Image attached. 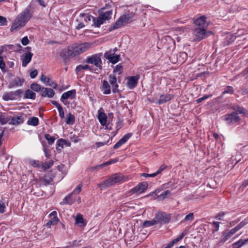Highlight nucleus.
<instances>
[{
    "mask_svg": "<svg viewBox=\"0 0 248 248\" xmlns=\"http://www.w3.org/2000/svg\"><path fill=\"white\" fill-rule=\"evenodd\" d=\"M224 120L229 124H233L238 122L240 118L236 112H233L231 114H226L224 116Z\"/></svg>",
    "mask_w": 248,
    "mask_h": 248,
    "instance_id": "9",
    "label": "nucleus"
},
{
    "mask_svg": "<svg viewBox=\"0 0 248 248\" xmlns=\"http://www.w3.org/2000/svg\"><path fill=\"white\" fill-rule=\"evenodd\" d=\"M65 142V140L60 139L58 140L56 143V149L59 153L62 151V149L63 148L64 143Z\"/></svg>",
    "mask_w": 248,
    "mask_h": 248,
    "instance_id": "31",
    "label": "nucleus"
},
{
    "mask_svg": "<svg viewBox=\"0 0 248 248\" xmlns=\"http://www.w3.org/2000/svg\"><path fill=\"white\" fill-rule=\"evenodd\" d=\"M41 81L44 83H49L50 81V78H47L45 75L42 74L40 78Z\"/></svg>",
    "mask_w": 248,
    "mask_h": 248,
    "instance_id": "51",
    "label": "nucleus"
},
{
    "mask_svg": "<svg viewBox=\"0 0 248 248\" xmlns=\"http://www.w3.org/2000/svg\"><path fill=\"white\" fill-rule=\"evenodd\" d=\"M30 163L34 167L37 168H40L41 167L40 162L38 160H31Z\"/></svg>",
    "mask_w": 248,
    "mask_h": 248,
    "instance_id": "45",
    "label": "nucleus"
},
{
    "mask_svg": "<svg viewBox=\"0 0 248 248\" xmlns=\"http://www.w3.org/2000/svg\"><path fill=\"white\" fill-rule=\"evenodd\" d=\"M156 224V222L155 218L152 220H146L143 223V226L144 227H148L149 226H153Z\"/></svg>",
    "mask_w": 248,
    "mask_h": 248,
    "instance_id": "40",
    "label": "nucleus"
},
{
    "mask_svg": "<svg viewBox=\"0 0 248 248\" xmlns=\"http://www.w3.org/2000/svg\"><path fill=\"white\" fill-rule=\"evenodd\" d=\"M30 42L27 36L24 37L21 40L22 44L24 46L27 45Z\"/></svg>",
    "mask_w": 248,
    "mask_h": 248,
    "instance_id": "55",
    "label": "nucleus"
},
{
    "mask_svg": "<svg viewBox=\"0 0 248 248\" xmlns=\"http://www.w3.org/2000/svg\"><path fill=\"white\" fill-rule=\"evenodd\" d=\"M170 193V191L169 190H167L164 191L162 194L158 196V198L159 200H163L164 199L166 196Z\"/></svg>",
    "mask_w": 248,
    "mask_h": 248,
    "instance_id": "49",
    "label": "nucleus"
},
{
    "mask_svg": "<svg viewBox=\"0 0 248 248\" xmlns=\"http://www.w3.org/2000/svg\"><path fill=\"white\" fill-rule=\"evenodd\" d=\"M193 33L195 36L194 40L196 41H200L209 36L212 34V32L211 31H206V29L194 27L193 29Z\"/></svg>",
    "mask_w": 248,
    "mask_h": 248,
    "instance_id": "5",
    "label": "nucleus"
},
{
    "mask_svg": "<svg viewBox=\"0 0 248 248\" xmlns=\"http://www.w3.org/2000/svg\"><path fill=\"white\" fill-rule=\"evenodd\" d=\"M5 205L3 203H0V213H3L4 212Z\"/></svg>",
    "mask_w": 248,
    "mask_h": 248,
    "instance_id": "63",
    "label": "nucleus"
},
{
    "mask_svg": "<svg viewBox=\"0 0 248 248\" xmlns=\"http://www.w3.org/2000/svg\"><path fill=\"white\" fill-rule=\"evenodd\" d=\"M106 7H103L98 11L99 16L93 18V25L96 27H99L101 25L104 24L106 21L111 18L112 15V10L105 11Z\"/></svg>",
    "mask_w": 248,
    "mask_h": 248,
    "instance_id": "3",
    "label": "nucleus"
},
{
    "mask_svg": "<svg viewBox=\"0 0 248 248\" xmlns=\"http://www.w3.org/2000/svg\"><path fill=\"white\" fill-rule=\"evenodd\" d=\"M131 18V17L129 15H124L122 16L118 20L121 23H122V26H124L127 24Z\"/></svg>",
    "mask_w": 248,
    "mask_h": 248,
    "instance_id": "29",
    "label": "nucleus"
},
{
    "mask_svg": "<svg viewBox=\"0 0 248 248\" xmlns=\"http://www.w3.org/2000/svg\"><path fill=\"white\" fill-rule=\"evenodd\" d=\"M98 119L101 124L103 126H105L107 124V115L106 114L103 112V108H101L98 110Z\"/></svg>",
    "mask_w": 248,
    "mask_h": 248,
    "instance_id": "20",
    "label": "nucleus"
},
{
    "mask_svg": "<svg viewBox=\"0 0 248 248\" xmlns=\"http://www.w3.org/2000/svg\"><path fill=\"white\" fill-rule=\"evenodd\" d=\"M122 23H121L119 20L114 23L113 26H111L108 29L109 31H111L113 30L117 29L122 27Z\"/></svg>",
    "mask_w": 248,
    "mask_h": 248,
    "instance_id": "39",
    "label": "nucleus"
},
{
    "mask_svg": "<svg viewBox=\"0 0 248 248\" xmlns=\"http://www.w3.org/2000/svg\"><path fill=\"white\" fill-rule=\"evenodd\" d=\"M38 124V118L35 117H32L30 118L27 122V124L30 125L37 126Z\"/></svg>",
    "mask_w": 248,
    "mask_h": 248,
    "instance_id": "34",
    "label": "nucleus"
},
{
    "mask_svg": "<svg viewBox=\"0 0 248 248\" xmlns=\"http://www.w3.org/2000/svg\"><path fill=\"white\" fill-rule=\"evenodd\" d=\"M139 78L140 76L139 75L129 77L127 82L128 87L130 89H133L135 88L138 84Z\"/></svg>",
    "mask_w": 248,
    "mask_h": 248,
    "instance_id": "15",
    "label": "nucleus"
},
{
    "mask_svg": "<svg viewBox=\"0 0 248 248\" xmlns=\"http://www.w3.org/2000/svg\"><path fill=\"white\" fill-rule=\"evenodd\" d=\"M90 46L91 45L89 43L81 44L78 46L73 45L68 47L67 49H63L61 52L60 56L64 59H67L85 52Z\"/></svg>",
    "mask_w": 248,
    "mask_h": 248,
    "instance_id": "1",
    "label": "nucleus"
},
{
    "mask_svg": "<svg viewBox=\"0 0 248 248\" xmlns=\"http://www.w3.org/2000/svg\"><path fill=\"white\" fill-rule=\"evenodd\" d=\"M170 215L162 212H158L155 214V219L157 223L164 224L168 223L170 220Z\"/></svg>",
    "mask_w": 248,
    "mask_h": 248,
    "instance_id": "8",
    "label": "nucleus"
},
{
    "mask_svg": "<svg viewBox=\"0 0 248 248\" xmlns=\"http://www.w3.org/2000/svg\"><path fill=\"white\" fill-rule=\"evenodd\" d=\"M31 16L32 14L30 8H26L23 11L17 15L11 28V31L15 32L19 30L25 26Z\"/></svg>",
    "mask_w": 248,
    "mask_h": 248,
    "instance_id": "2",
    "label": "nucleus"
},
{
    "mask_svg": "<svg viewBox=\"0 0 248 248\" xmlns=\"http://www.w3.org/2000/svg\"><path fill=\"white\" fill-rule=\"evenodd\" d=\"M248 74V67L245 68L243 72L241 73V74L244 76L247 75Z\"/></svg>",
    "mask_w": 248,
    "mask_h": 248,
    "instance_id": "64",
    "label": "nucleus"
},
{
    "mask_svg": "<svg viewBox=\"0 0 248 248\" xmlns=\"http://www.w3.org/2000/svg\"><path fill=\"white\" fill-rule=\"evenodd\" d=\"M51 103L57 108L60 118L63 119L64 118V112L62 107L56 101H51Z\"/></svg>",
    "mask_w": 248,
    "mask_h": 248,
    "instance_id": "22",
    "label": "nucleus"
},
{
    "mask_svg": "<svg viewBox=\"0 0 248 248\" xmlns=\"http://www.w3.org/2000/svg\"><path fill=\"white\" fill-rule=\"evenodd\" d=\"M116 81L117 78L113 74H110L109 75V82L112 86V92L114 93L119 92V90L118 89L119 85L116 83Z\"/></svg>",
    "mask_w": 248,
    "mask_h": 248,
    "instance_id": "17",
    "label": "nucleus"
},
{
    "mask_svg": "<svg viewBox=\"0 0 248 248\" xmlns=\"http://www.w3.org/2000/svg\"><path fill=\"white\" fill-rule=\"evenodd\" d=\"M173 95L171 94H162L160 96L159 100L156 102V104L161 105L173 98Z\"/></svg>",
    "mask_w": 248,
    "mask_h": 248,
    "instance_id": "18",
    "label": "nucleus"
},
{
    "mask_svg": "<svg viewBox=\"0 0 248 248\" xmlns=\"http://www.w3.org/2000/svg\"><path fill=\"white\" fill-rule=\"evenodd\" d=\"M49 216L51 217V218L56 219L57 220H59V219L57 217V214L56 211H53L50 214Z\"/></svg>",
    "mask_w": 248,
    "mask_h": 248,
    "instance_id": "56",
    "label": "nucleus"
},
{
    "mask_svg": "<svg viewBox=\"0 0 248 248\" xmlns=\"http://www.w3.org/2000/svg\"><path fill=\"white\" fill-rule=\"evenodd\" d=\"M131 133H127L123 136L114 145V149H117L121 147L123 144H124L131 137Z\"/></svg>",
    "mask_w": 248,
    "mask_h": 248,
    "instance_id": "19",
    "label": "nucleus"
},
{
    "mask_svg": "<svg viewBox=\"0 0 248 248\" xmlns=\"http://www.w3.org/2000/svg\"><path fill=\"white\" fill-rule=\"evenodd\" d=\"M82 70H92V68L90 66L87 64L85 65H79L77 66L76 68V71L77 73L78 74V72L81 71Z\"/></svg>",
    "mask_w": 248,
    "mask_h": 248,
    "instance_id": "33",
    "label": "nucleus"
},
{
    "mask_svg": "<svg viewBox=\"0 0 248 248\" xmlns=\"http://www.w3.org/2000/svg\"><path fill=\"white\" fill-rule=\"evenodd\" d=\"M248 223V221H247L246 220H244L241 221L236 227H235L234 229L236 231V232H237L240 229L242 228L244 226H245Z\"/></svg>",
    "mask_w": 248,
    "mask_h": 248,
    "instance_id": "42",
    "label": "nucleus"
},
{
    "mask_svg": "<svg viewBox=\"0 0 248 248\" xmlns=\"http://www.w3.org/2000/svg\"><path fill=\"white\" fill-rule=\"evenodd\" d=\"M38 72L37 70H34L30 73V77L32 78H35L37 75Z\"/></svg>",
    "mask_w": 248,
    "mask_h": 248,
    "instance_id": "59",
    "label": "nucleus"
},
{
    "mask_svg": "<svg viewBox=\"0 0 248 248\" xmlns=\"http://www.w3.org/2000/svg\"><path fill=\"white\" fill-rule=\"evenodd\" d=\"M234 90L232 86H227L225 90L222 92L221 96L225 93L233 94Z\"/></svg>",
    "mask_w": 248,
    "mask_h": 248,
    "instance_id": "43",
    "label": "nucleus"
},
{
    "mask_svg": "<svg viewBox=\"0 0 248 248\" xmlns=\"http://www.w3.org/2000/svg\"><path fill=\"white\" fill-rule=\"evenodd\" d=\"M75 122V117L74 115L69 113L67 114L66 119L65 120V123L70 125H72L74 124Z\"/></svg>",
    "mask_w": 248,
    "mask_h": 248,
    "instance_id": "32",
    "label": "nucleus"
},
{
    "mask_svg": "<svg viewBox=\"0 0 248 248\" xmlns=\"http://www.w3.org/2000/svg\"><path fill=\"white\" fill-rule=\"evenodd\" d=\"M102 91L103 93L106 94H109L111 93L110 86L106 80L103 81Z\"/></svg>",
    "mask_w": 248,
    "mask_h": 248,
    "instance_id": "25",
    "label": "nucleus"
},
{
    "mask_svg": "<svg viewBox=\"0 0 248 248\" xmlns=\"http://www.w3.org/2000/svg\"><path fill=\"white\" fill-rule=\"evenodd\" d=\"M123 66L121 64H118L116 66L115 68L114 69L113 72V73H118L119 75L122 74L123 71Z\"/></svg>",
    "mask_w": 248,
    "mask_h": 248,
    "instance_id": "44",
    "label": "nucleus"
},
{
    "mask_svg": "<svg viewBox=\"0 0 248 248\" xmlns=\"http://www.w3.org/2000/svg\"><path fill=\"white\" fill-rule=\"evenodd\" d=\"M76 223L77 224H82V225H80V226H84L85 224L84 222V219L83 218V217L81 214H78L77 216L75 218Z\"/></svg>",
    "mask_w": 248,
    "mask_h": 248,
    "instance_id": "38",
    "label": "nucleus"
},
{
    "mask_svg": "<svg viewBox=\"0 0 248 248\" xmlns=\"http://www.w3.org/2000/svg\"><path fill=\"white\" fill-rule=\"evenodd\" d=\"M118 161V158H115L114 159H111L108 161H107L103 164H102L100 165H98V166H97L96 167H95L94 168V169H99V168H102L104 166H107V165H110L112 163H114L115 162H116Z\"/></svg>",
    "mask_w": 248,
    "mask_h": 248,
    "instance_id": "35",
    "label": "nucleus"
},
{
    "mask_svg": "<svg viewBox=\"0 0 248 248\" xmlns=\"http://www.w3.org/2000/svg\"><path fill=\"white\" fill-rule=\"evenodd\" d=\"M167 166L164 164H162L158 169V170L156 171V172L153 173V175L157 176L158 174H160L162 171H163L166 168Z\"/></svg>",
    "mask_w": 248,
    "mask_h": 248,
    "instance_id": "47",
    "label": "nucleus"
},
{
    "mask_svg": "<svg viewBox=\"0 0 248 248\" xmlns=\"http://www.w3.org/2000/svg\"><path fill=\"white\" fill-rule=\"evenodd\" d=\"M194 219V215L193 213H190L186 215L184 220V221H191Z\"/></svg>",
    "mask_w": 248,
    "mask_h": 248,
    "instance_id": "48",
    "label": "nucleus"
},
{
    "mask_svg": "<svg viewBox=\"0 0 248 248\" xmlns=\"http://www.w3.org/2000/svg\"><path fill=\"white\" fill-rule=\"evenodd\" d=\"M9 119L8 118H5L3 116H0V123L1 124H6L9 121Z\"/></svg>",
    "mask_w": 248,
    "mask_h": 248,
    "instance_id": "52",
    "label": "nucleus"
},
{
    "mask_svg": "<svg viewBox=\"0 0 248 248\" xmlns=\"http://www.w3.org/2000/svg\"><path fill=\"white\" fill-rule=\"evenodd\" d=\"M206 17L204 16H202L194 20V24L195 28L206 29L208 26V24L205 21Z\"/></svg>",
    "mask_w": 248,
    "mask_h": 248,
    "instance_id": "11",
    "label": "nucleus"
},
{
    "mask_svg": "<svg viewBox=\"0 0 248 248\" xmlns=\"http://www.w3.org/2000/svg\"><path fill=\"white\" fill-rule=\"evenodd\" d=\"M153 175V173H152V174H148V173H141V176L145 177H154L156 176V175Z\"/></svg>",
    "mask_w": 248,
    "mask_h": 248,
    "instance_id": "62",
    "label": "nucleus"
},
{
    "mask_svg": "<svg viewBox=\"0 0 248 248\" xmlns=\"http://www.w3.org/2000/svg\"><path fill=\"white\" fill-rule=\"evenodd\" d=\"M236 111L238 112L240 114H245L246 113V109L241 107H238L237 108Z\"/></svg>",
    "mask_w": 248,
    "mask_h": 248,
    "instance_id": "57",
    "label": "nucleus"
},
{
    "mask_svg": "<svg viewBox=\"0 0 248 248\" xmlns=\"http://www.w3.org/2000/svg\"><path fill=\"white\" fill-rule=\"evenodd\" d=\"M59 220L56 219L51 218V219L46 224V226L48 228H50L51 225H56L59 222Z\"/></svg>",
    "mask_w": 248,
    "mask_h": 248,
    "instance_id": "46",
    "label": "nucleus"
},
{
    "mask_svg": "<svg viewBox=\"0 0 248 248\" xmlns=\"http://www.w3.org/2000/svg\"><path fill=\"white\" fill-rule=\"evenodd\" d=\"M44 137H45V138L47 140L48 143L49 145H52V144L54 143V142L55 141V138H54L53 137L51 136L48 134H45L44 135Z\"/></svg>",
    "mask_w": 248,
    "mask_h": 248,
    "instance_id": "41",
    "label": "nucleus"
},
{
    "mask_svg": "<svg viewBox=\"0 0 248 248\" xmlns=\"http://www.w3.org/2000/svg\"><path fill=\"white\" fill-rule=\"evenodd\" d=\"M23 93L21 89H18L14 92H6L3 94L2 99L5 101L20 99Z\"/></svg>",
    "mask_w": 248,
    "mask_h": 248,
    "instance_id": "7",
    "label": "nucleus"
},
{
    "mask_svg": "<svg viewBox=\"0 0 248 248\" xmlns=\"http://www.w3.org/2000/svg\"><path fill=\"white\" fill-rule=\"evenodd\" d=\"M248 243V238L246 239H240L232 244L233 248H240L242 246L246 245Z\"/></svg>",
    "mask_w": 248,
    "mask_h": 248,
    "instance_id": "28",
    "label": "nucleus"
},
{
    "mask_svg": "<svg viewBox=\"0 0 248 248\" xmlns=\"http://www.w3.org/2000/svg\"><path fill=\"white\" fill-rule=\"evenodd\" d=\"M81 186H82L81 184L78 185L77 186V188L74 190V191L72 193H79L81 190Z\"/></svg>",
    "mask_w": 248,
    "mask_h": 248,
    "instance_id": "60",
    "label": "nucleus"
},
{
    "mask_svg": "<svg viewBox=\"0 0 248 248\" xmlns=\"http://www.w3.org/2000/svg\"><path fill=\"white\" fill-rule=\"evenodd\" d=\"M123 179V176L122 174L116 173L112 175L110 178L99 184V186L105 188L122 181Z\"/></svg>",
    "mask_w": 248,
    "mask_h": 248,
    "instance_id": "4",
    "label": "nucleus"
},
{
    "mask_svg": "<svg viewBox=\"0 0 248 248\" xmlns=\"http://www.w3.org/2000/svg\"><path fill=\"white\" fill-rule=\"evenodd\" d=\"M24 81V78L16 77L9 83L8 88L9 89H12L22 86Z\"/></svg>",
    "mask_w": 248,
    "mask_h": 248,
    "instance_id": "13",
    "label": "nucleus"
},
{
    "mask_svg": "<svg viewBox=\"0 0 248 248\" xmlns=\"http://www.w3.org/2000/svg\"><path fill=\"white\" fill-rule=\"evenodd\" d=\"M185 234L186 233L183 232L178 237L174 239L173 241L169 243L165 248H171L174 244L182 239Z\"/></svg>",
    "mask_w": 248,
    "mask_h": 248,
    "instance_id": "30",
    "label": "nucleus"
},
{
    "mask_svg": "<svg viewBox=\"0 0 248 248\" xmlns=\"http://www.w3.org/2000/svg\"><path fill=\"white\" fill-rule=\"evenodd\" d=\"M5 68V63L3 61V58L1 56H0V68L3 70Z\"/></svg>",
    "mask_w": 248,
    "mask_h": 248,
    "instance_id": "54",
    "label": "nucleus"
},
{
    "mask_svg": "<svg viewBox=\"0 0 248 248\" xmlns=\"http://www.w3.org/2000/svg\"><path fill=\"white\" fill-rule=\"evenodd\" d=\"M24 120L22 116L13 117L11 118L9 124L12 125H18L23 123Z\"/></svg>",
    "mask_w": 248,
    "mask_h": 248,
    "instance_id": "23",
    "label": "nucleus"
},
{
    "mask_svg": "<svg viewBox=\"0 0 248 248\" xmlns=\"http://www.w3.org/2000/svg\"><path fill=\"white\" fill-rule=\"evenodd\" d=\"M236 232L234 228L228 232L224 233L222 238H221V242H225L229 238H230L232 235Z\"/></svg>",
    "mask_w": 248,
    "mask_h": 248,
    "instance_id": "24",
    "label": "nucleus"
},
{
    "mask_svg": "<svg viewBox=\"0 0 248 248\" xmlns=\"http://www.w3.org/2000/svg\"><path fill=\"white\" fill-rule=\"evenodd\" d=\"M224 215H225V213L224 212L219 213L218 214H217V215L215 218L217 220H221V217H222L224 216Z\"/></svg>",
    "mask_w": 248,
    "mask_h": 248,
    "instance_id": "61",
    "label": "nucleus"
},
{
    "mask_svg": "<svg viewBox=\"0 0 248 248\" xmlns=\"http://www.w3.org/2000/svg\"><path fill=\"white\" fill-rule=\"evenodd\" d=\"M43 87L36 83H33L31 85V88L33 91L40 93Z\"/></svg>",
    "mask_w": 248,
    "mask_h": 248,
    "instance_id": "37",
    "label": "nucleus"
},
{
    "mask_svg": "<svg viewBox=\"0 0 248 248\" xmlns=\"http://www.w3.org/2000/svg\"><path fill=\"white\" fill-rule=\"evenodd\" d=\"M54 164V161L50 160L49 161L45 162L42 165V167L44 170H46L50 168Z\"/></svg>",
    "mask_w": 248,
    "mask_h": 248,
    "instance_id": "36",
    "label": "nucleus"
},
{
    "mask_svg": "<svg viewBox=\"0 0 248 248\" xmlns=\"http://www.w3.org/2000/svg\"><path fill=\"white\" fill-rule=\"evenodd\" d=\"M76 91L75 90H72L64 93L61 96V101L66 104L65 100L68 98L74 99L76 97Z\"/></svg>",
    "mask_w": 248,
    "mask_h": 248,
    "instance_id": "14",
    "label": "nucleus"
},
{
    "mask_svg": "<svg viewBox=\"0 0 248 248\" xmlns=\"http://www.w3.org/2000/svg\"><path fill=\"white\" fill-rule=\"evenodd\" d=\"M104 57L113 64L117 63L120 60V55H115L111 53V49L106 51Z\"/></svg>",
    "mask_w": 248,
    "mask_h": 248,
    "instance_id": "10",
    "label": "nucleus"
},
{
    "mask_svg": "<svg viewBox=\"0 0 248 248\" xmlns=\"http://www.w3.org/2000/svg\"><path fill=\"white\" fill-rule=\"evenodd\" d=\"M220 222L214 221L212 223V226L213 228V232H217L218 230L219 227Z\"/></svg>",
    "mask_w": 248,
    "mask_h": 248,
    "instance_id": "50",
    "label": "nucleus"
},
{
    "mask_svg": "<svg viewBox=\"0 0 248 248\" xmlns=\"http://www.w3.org/2000/svg\"><path fill=\"white\" fill-rule=\"evenodd\" d=\"M47 83L49 86H51V87L55 89H56L58 87L57 84L55 82L52 81L51 79L49 83Z\"/></svg>",
    "mask_w": 248,
    "mask_h": 248,
    "instance_id": "58",
    "label": "nucleus"
},
{
    "mask_svg": "<svg viewBox=\"0 0 248 248\" xmlns=\"http://www.w3.org/2000/svg\"><path fill=\"white\" fill-rule=\"evenodd\" d=\"M39 93L43 97L52 98L55 95V92L51 88L43 87Z\"/></svg>",
    "mask_w": 248,
    "mask_h": 248,
    "instance_id": "16",
    "label": "nucleus"
},
{
    "mask_svg": "<svg viewBox=\"0 0 248 248\" xmlns=\"http://www.w3.org/2000/svg\"><path fill=\"white\" fill-rule=\"evenodd\" d=\"M7 21L5 17L0 16V25L5 26L7 25Z\"/></svg>",
    "mask_w": 248,
    "mask_h": 248,
    "instance_id": "53",
    "label": "nucleus"
},
{
    "mask_svg": "<svg viewBox=\"0 0 248 248\" xmlns=\"http://www.w3.org/2000/svg\"><path fill=\"white\" fill-rule=\"evenodd\" d=\"M102 56V53L93 55L88 57L86 60V62L87 63L94 64L96 67L98 68L100 70H101L102 69V62L101 59Z\"/></svg>",
    "mask_w": 248,
    "mask_h": 248,
    "instance_id": "6",
    "label": "nucleus"
},
{
    "mask_svg": "<svg viewBox=\"0 0 248 248\" xmlns=\"http://www.w3.org/2000/svg\"><path fill=\"white\" fill-rule=\"evenodd\" d=\"M33 54L30 52H28L25 55L23 59H22V66L26 67L27 64L31 61Z\"/></svg>",
    "mask_w": 248,
    "mask_h": 248,
    "instance_id": "21",
    "label": "nucleus"
},
{
    "mask_svg": "<svg viewBox=\"0 0 248 248\" xmlns=\"http://www.w3.org/2000/svg\"><path fill=\"white\" fill-rule=\"evenodd\" d=\"M24 98L26 99H31L34 100L36 98V94L31 90L28 89L25 91Z\"/></svg>",
    "mask_w": 248,
    "mask_h": 248,
    "instance_id": "27",
    "label": "nucleus"
},
{
    "mask_svg": "<svg viewBox=\"0 0 248 248\" xmlns=\"http://www.w3.org/2000/svg\"><path fill=\"white\" fill-rule=\"evenodd\" d=\"M147 187L148 184L147 182H142L133 188L131 190V192L132 193H142L147 188Z\"/></svg>",
    "mask_w": 248,
    "mask_h": 248,
    "instance_id": "12",
    "label": "nucleus"
},
{
    "mask_svg": "<svg viewBox=\"0 0 248 248\" xmlns=\"http://www.w3.org/2000/svg\"><path fill=\"white\" fill-rule=\"evenodd\" d=\"M73 195V193H70L67 196H66L64 199L63 200V201L61 202V204H72L74 203L75 200L72 198V196Z\"/></svg>",
    "mask_w": 248,
    "mask_h": 248,
    "instance_id": "26",
    "label": "nucleus"
}]
</instances>
